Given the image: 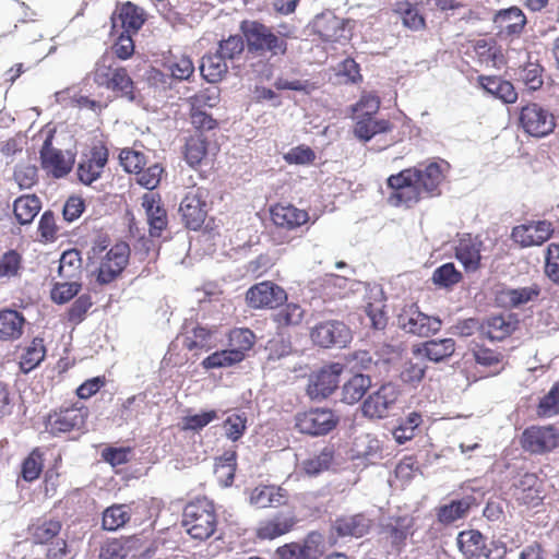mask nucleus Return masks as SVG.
<instances>
[{
    "instance_id": "c9c22d12",
    "label": "nucleus",
    "mask_w": 559,
    "mask_h": 559,
    "mask_svg": "<svg viewBox=\"0 0 559 559\" xmlns=\"http://www.w3.org/2000/svg\"><path fill=\"white\" fill-rule=\"evenodd\" d=\"M41 207L40 200L35 194H27L14 201V215L20 224L33 222Z\"/></svg>"
},
{
    "instance_id": "f3484780",
    "label": "nucleus",
    "mask_w": 559,
    "mask_h": 559,
    "mask_svg": "<svg viewBox=\"0 0 559 559\" xmlns=\"http://www.w3.org/2000/svg\"><path fill=\"white\" fill-rule=\"evenodd\" d=\"M219 334L216 328H206L199 323L186 326L183 344L189 350H210L217 345Z\"/></svg>"
},
{
    "instance_id": "f704fd0d",
    "label": "nucleus",
    "mask_w": 559,
    "mask_h": 559,
    "mask_svg": "<svg viewBox=\"0 0 559 559\" xmlns=\"http://www.w3.org/2000/svg\"><path fill=\"white\" fill-rule=\"evenodd\" d=\"M480 80L483 87L502 102L512 104L516 100L518 94L509 81L497 76H484Z\"/></svg>"
},
{
    "instance_id": "6e6d98bb",
    "label": "nucleus",
    "mask_w": 559,
    "mask_h": 559,
    "mask_svg": "<svg viewBox=\"0 0 559 559\" xmlns=\"http://www.w3.org/2000/svg\"><path fill=\"white\" fill-rule=\"evenodd\" d=\"M539 292L540 290L537 285H531L526 287L508 289L504 295L510 306L520 307L537 298Z\"/></svg>"
},
{
    "instance_id": "7c9ffc66",
    "label": "nucleus",
    "mask_w": 559,
    "mask_h": 559,
    "mask_svg": "<svg viewBox=\"0 0 559 559\" xmlns=\"http://www.w3.org/2000/svg\"><path fill=\"white\" fill-rule=\"evenodd\" d=\"M370 385L371 379L369 376L354 374L342 388V401L349 405L359 402Z\"/></svg>"
},
{
    "instance_id": "ddd939ff",
    "label": "nucleus",
    "mask_w": 559,
    "mask_h": 559,
    "mask_svg": "<svg viewBox=\"0 0 559 559\" xmlns=\"http://www.w3.org/2000/svg\"><path fill=\"white\" fill-rule=\"evenodd\" d=\"M287 299L286 292L272 282H261L246 294V300L252 308H276Z\"/></svg>"
},
{
    "instance_id": "5fc2aeb1",
    "label": "nucleus",
    "mask_w": 559,
    "mask_h": 559,
    "mask_svg": "<svg viewBox=\"0 0 559 559\" xmlns=\"http://www.w3.org/2000/svg\"><path fill=\"white\" fill-rule=\"evenodd\" d=\"M22 255L15 250H9L0 257V278H12L20 275Z\"/></svg>"
},
{
    "instance_id": "58836bf2",
    "label": "nucleus",
    "mask_w": 559,
    "mask_h": 559,
    "mask_svg": "<svg viewBox=\"0 0 559 559\" xmlns=\"http://www.w3.org/2000/svg\"><path fill=\"white\" fill-rule=\"evenodd\" d=\"M461 280L462 273L452 262L438 266L431 275L432 284L441 289H452Z\"/></svg>"
},
{
    "instance_id": "ea45409f",
    "label": "nucleus",
    "mask_w": 559,
    "mask_h": 559,
    "mask_svg": "<svg viewBox=\"0 0 559 559\" xmlns=\"http://www.w3.org/2000/svg\"><path fill=\"white\" fill-rule=\"evenodd\" d=\"M471 508L469 498L453 500L438 509V520L440 523L449 525L457 520L465 518Z\"/></svg>"
},
{
    "instance_id": "4be33fe9",
    "label": "nucleus",
    "mask_w": 559,
    "mask_h": 559,
    "mask_svg": "<svg viewBox=\"0 0 559 559\" xmlns=\"http://www.w3.org/2000/svg\"><path fill=\"white\" fill-rule=\"evenodd\" d=\"M316 33L325 41H336L344 37V22L332 12L316 16L313 21Z\"/></svg>"
},
{
    "instance_id": "f03ea898",
    "label": "nucleus",
    "mask_w": 559,
    "mask_h": 559,
    "mask_svg": "<svg viewBox=\"0 0 559 559\" xmlns=\"http://www.w3.org/2000/svg\"><path fill=\"white\" fill-rule=\"evenodd\" d=\"M182 526L192 538L203 540L211 537L216 528L213 504L205 499L188 503L182 514Z\"/></svg>"
},
{
    "instance_id": "aec40b11",
    "label": "nucleus",
    "mask_w": 559,
    "mask_h": 559,
    "mask_svg": "<svg viewBox=\"0 0 559 559\" xmlns=\"http://www.w3.org/2000/svg\"><path fill=\"white\" fill-rule=\"evenodd\" d=\"M112 27L121 26L122 33H136L144 23L143 11L131 2L123 3L111 17Z\"/></svg>"
},
{
    "instance_id": "0eeeda50",
    "label": "nucleus",
    "mask_w": 559,
    "mask_h": 559,
    "mask_svg": "<svg viewBox=\"0 0 559 559\" xmlns=\"http://www.w3.org/2000/svg\"><path fill=\"white\" fill-rule=\"evenodd\" d=\"M207 190L202 187H190L187 189L179 207L186 226L197 230L200 228L207 214Z\"/></svg>"
},
{
    "instance_id": "bb28decb",
    "label": "nucleus",
    "mask_w": 559,
    "mask_h": 559,
    "mask_svg": "<svg viewBox=\"0 0 559 559\" xmlns=\"http://www.w3.org/2000/svg\"><path fill=\"white\" fill-rule=\"evenodd\" d=\"M354 451L357 457L374 464L383 457L382 442L370 433L359 436L354 443Z\"/></svg>"
},
{
    "instance_id": "4c0bfd02",
    "label": "nucleus",
    "mask_w": 559,
    "mask_h": 559,
    "mask_svg": "<svg viewBox=\"0 0 559 559\" xmlns=\"http://www.w3.org/2000/svg\"><path fill=\"white\" fill-rule=\"evenodd\" d=\"M131 518L130 506L114 504L103 512L102 526L106 531H117L124 526Z\"/></svg>"
},
{
    "instance_id": "6ab92c4d",
    "label": "nucleus",
    "mask_w": 559,
    "mask_h": 559,
    "mask_svg": "<svg viewBox=\"0 0 559 559\" xmlns=\"http://www.w3.org/2000/svg\"><path fill=\"white\" fill-rule=\"evenodd\" d=\"M455 352L453 338L430 340L413 349L414 355L426 357L433 362H441L451 357Z\"/></svg>"
},
{
    "instance_id": "473e14b6",
    "label": "nucleus",
    "mask_w": 559,
    "mask_h": 559,
    "mask_svg": "<svg viewBox=\"0 0 559 559\" xmlns=\"http://www.w3.org/2000/svg\"><path fill=\"white\" fill-rule=\"evenodd\" d=\"M457 546L463 555L467 558L479 557L485 555L489 557L488 554L484 552L485 549V540L483 535L478 531H464L461 532L457 536Z\"/></svg>"
},
{
    "instance_id": "a878e982",
    "label": "nucleus",
    "mask_w": 559,
    "mask_h": 559,
    "mask_svg": "<svg viewBox=\"0 0 559 559\" xmlns=\"http://www.w3.org/2000/svg\"><path fill=\"white\" fill-rule=\"evenodd\" d=\"M370 528V521L362 514L340 518L334 523V530L341 537H362Z\"/></svg>"
},
{
    "instance_id": "338daca9",
    "label": "nucleus",
    "mask_w": 559,
    "mask_h": 559,
    "mask_svg": "<svg viewBox=\"0 0 559 559\" xmlns=\"http://www.w3.org/2000/svg\"><path fill=\"white\" fill-rule=\"evenodd\" d=\"M245 49V41L240 35H231L219 43L217 52L225 59H235L240 56Z\"/></svg>"
},
{
    "instance_id": "c03bdc74",
    "label": "nucleus",
    "mask_w": 559,
    "mask_h": 559,
    "mask_svg": "<svg viewBox=\"0 0 559 559\" xmlns=\"http://www.w3.org/2000/svg\"><path fill=\"white\" fill-rule=\"evenodd\" d=\"M243 360V356L240 350L224 349L217 350L212 355L207 356L202 361V366L205 369H216L231 367L233 365Z\"/></svg>"
},
{
    "instance_id": "e2e57ef3",
    "label": "nucleus",
    "mask_w": 559,
    "mask_h": 559,
    "mask_svg": "<svg viewBox=\"0 0 559 559\" xmlns=\"http://www.w3.org/2000/svg\"><path fill=\"white\" fill-rule=\"evenodd\" d=\"M164 169L158 163H154L146 168H142L136 173V180L140 186L147 190L155 189L162 178Z\"/></svg>"
},
{
    "instance_id": "a18cd8bd",
    "label": "nucleus",
    "mask_w": 559,
    "mask_h": 559,
    "mask_svg": "<svg viewBox=\"0 0 559 559\" xmlns=\"http://www.w3.org/2000/svg\"><path fill=\"white\" fill-rule=\"evenodd\" d=\"M333 449L325 447L319 454L302 461L301 468L307 475L316 476L329 469L333 462Z\"/></svg>"
},
{
    "instance_id": "a211bd4d",
    "label": "nucleus",
    "mask_w": 559,
    "mask_h": 559,
    "mask_svg": "<svg viewBox=\"0 0 559 559\" xmlns=\"http://www.w3.org/2000/svg\"><path fill=\"white\" fill-rule=\"evenodd\" d=\"M483 242L469 234L460 236L455 246V258L463 264L465 270L475 271L480 262V249Z\"/></svg>"
},
{
    "instance_id": "20e7f679",
    "label": "nucleus",
    "mask_w": 559,
    "mask_h": 559,
    "mask_svg": "<svg viewBox=\"0 0 559 559\" xmlns=\"http://www.w3.org/2000/svg\"><path fill=\"white\" fill-rule=\"evenodd\" d=\"M401 390L388 382L372 391L362 402L361 412L365 417L382 419L397 411Z\"/></svg>"
},
{
    "instance_id": "4468645a",
    "label": "nucleus",
    "mask_w": 559,
    "mask_h": 559,
    "mask_svg": "<svg viewBox=\"0 0 559 559\" xmlns=\"http://www.w3.org/2000/svg\"><path fill=\"white\" fill-rule=\"evenodd\" d=\"M129 259V247L126 243H118L111 247L102 258L97 281L100 284L112 282L126 267Z\"/></svg>"
},
{
    "instance_id": "2f4dec72",
    "label": "nucleus",
    "mask_w": 559,
    "mask_h": 559,
    "mask_svg": "<svg viewBox=\"0 0 559 559\" xmlns=\"http://www.w3.org/2000/svg\"><path fill=\"white\" fill-rule=\"evenodd\" d=\"M143 206L147 215L150 235L152 237H159L160 233L167 225L166 211L159 206L154 197L145 195L143 199Z\"/></svg>"
},
{
    "instance_id": "0e129e2a",
    "label": "nucleus",
    "mask_w": 559,
    "mask_h": 559,
    "mask_svg": "<svg viewBox=\"0 0 559 559\" xmlns=\"http://www.w3.org/2000/svg\"><path fill=\"white\" fill-rule=\"evenodd\" d=\"M121 166L128 173H139L145 165L146 159L143 153L132 148H123L119 154Z\"/></svg>"
},
{
    "instance_id": "052dcab7",
    "label": "nucleus",
    "mask_w": 559,
    "mask_h": 559,
    "mask_svg": "<svg viewBox=\"0 0 559 559\" xmlns=\"http://www.w3.org/2000/svg\"><path fill=\"white\" fill-rule=\"evenodd\" d=\"M167 68L170 75L179 81L189 80L194 73V64L188 56L176 57Z\"/></svg>"
},
{
    "instance_id": "79ce46f5",
    "label": "nucleus",
    "mask_w": 559,
    "mask_h": 559,
    "mask_svg": "<svg viewBox=\"0 0 559 559\" xmlns=\"http://www.w3.org/2000/svg\"><path fill=\"white\" fill-rule=\"evenodd\" d=\"M370 295L373 297L374 301L367 302L366 313L370 319L372 326L377 330H381L386 325V318L383 312V292L380 287L374 286L370 289Z\"/></svg>"
},
{
    "instance_id": "13d9d810",
    "label": "nucleus",
    "mask_w": 559,
    "mask_h": 559,
    "mask_svg": "<svg viewBox=\"0 0 559 559\" xmlns=\"http://www.w3.org/2000/svg\"><path fill=\"white\" fill-rule=\"evenodd\" d=\"M37 173L34 164L20 163L14 169V180L21 189H29L37 182Z\"/></svg>"
},
{
    "instance_id": "423d86ee",
    "label": "nucleus",
    "mask_w": 559,
    "mask_h": 559,
    "mask_svg": "<svg viewBox=\"0 0 559 559\" xmlns=\"http://www.w3.org/2000/svg\"><path fill=\"white\" fill-rule=\"evenodd\" d=\"M55 130L48 129L45 131V140L39 151L41 167L49 175L55 178H62L67 176L75 160V154L70 150H60L52 146V138Z\"/></svg>"
},
{
    "instance_id": "1a4fd4ad",
    "label": "nucleus",
    "mask_w": 559,
    "mask_h": 559,
    "mask_svg": "<svg viewBox=\"0 0 559 559\" xmlns=\"http://www.w3.org/2000/svg\"><path fill=\"white\" fill-rule=\"evenodd\" d=\"M397 323L405 332L428 337L441 329V320L436 317H429L415 305L405 307L397 317Z\"/></svg>"
},
{
    "instance_id": "bf43d9fd",
    "label": "nucleus",
    "mask_w": 559,
    "mask_h": 559,
    "mask_svg": "<svg viewBox=\"0 0 559 559\" xmlns=\"http://www.w3.org/2000/svg\"><path fill=\"white\" fill-rule=\"evenodd\" d=\"M206 154V144L200 135L191 136L186 143V160L190 166H197Z\"/></svg>"
},
{
    "instance_id": "603ef678",
    "label": "nucleus",
    "mask_w": 559,
    "mask_h": 559,
    "mask_svg": "<svg viewBox=\"0 0 559 559\" xmlns=\"http://www.w3.org/2000/svg\"><path fill=\"white\" fill-rule=\"evenodd\" d=\"M46 354L44 341L34 338L21 358V367L24 371H31L40 364Z\"/></svg>"
},
{
    "instance_id": "c756f323",
    "label": "nucleus",
    "mask_w": 559,
    "mask_h": 559,
    "mask_svg": "<svg viewBox=\"0 0 559 559\" xmlns=\"http://www.w3.org/2000/svg\"><path fill=\"white\" fill-rule=\"evenodd\" d=\"M516 326L511 316H495L481 325V333L491 341H501L509 336Z\"/></svg>"
},
{
    "instance_id": "de8ad7c7",
    "label": "nucleus",
    "mask_w": 559,
    "mask_h": 559,
    "mask_svg": "<svg viewBox=\"0 0 559 559\" xmlns=\"http://www.w3.org/2000/svg\"><path fill=\"white\" fill-rule=\"evenodd\" d=\"M61 528L59 521L55 520H39L31 526V534L37 544H45L51 540Z\"/></svg>"
},
{
    "instance_id": "864d4df0",
    "label": "nucleus",
    "mask_w": 559,
    "mask_h": 559,
    "mask_svg": "<svg viewBox=\"0 0 559 559\" xmlns=\"http://www.w3.org/2000/svg\"><path fill=\"white\" fill-rule=\"evenodd\" d=\"M227 439L238 441L247 429V416L245 413H233L223 423Z\"/></svg>"
},
{
    "instance_id": "393cba45",
    "label": "nucleus",
    "mask_w": 559,
    "mask_h": 559,
    "mask_svg": "<svg viewBox=\"0 0 559 559\" xmlns=\"http://www.w3.org/2000/svg\"><path fill=\"white\" fill-rule=\"evenodd\" d=\"M86 418V412L82 408H67L55 414L50 419L51 430L53 432H67L83 427Z\"/></svg>"
},
{
    "instance_id": "4d7b16f0",
    "label": "nucleus",
    "mask_w": 559,
    "mask_h": 559,
    "mask_svg": "<svg viewBox=\"0 0 559 559\" xmlns=\"http://www.w3.org/2000/svg\"><path fill=\"white\" fill-rule=\"evenodd\" d=\"M292 525V522L286 519H274L259 526L258 536L262 539H273L287 533Z\"/></svg>"
},
{
    "instance_id": "f8f14e48",
    "label": "nucleus",
    "mask_w": 559,
    "mask_h": 559,
    "mask_svg": "<svg viewBox=\"0 0 559 559\" xmlns=\"http://www.w3.org/2000/svg\"><path fill=\"white\" fill-rule=\"evenodd\" d=\"M311 338L314 344L323 348L345 347L352 341V332L341 321H325L311 330Z\"/></svg>"
},
{
    "instance_id": "a19ab883",
    "label": "nucleus",
    "mask_w": 559,
    "mask_h": 559,
    "mask_svg": "<svg viewBox=\"0 0 559 559\" xmlns=\"http://www.w3.org/2000/svg\"><path fill=\"white\" fill-rule=\"evenodd\" d=\"M139 539L129 537L126 539L107 540L100 549V559H124L129 551L135 548Z\"/></svg>"
},
{
    "instance_id": "7ed1b4c3",
    "label": "nucleus",
    "mask_w": 559,
    "mask_h": 559,
    "mask_svg": "<svg viewBox=\"0 0 559 559\" xmlns=\"http://www.w3.org/2000/svg\"><path fill=\"white\" fill-rule=\"evenodd\" d=\"M240 29L246 37L249 51L270 52L272 56L285 55L287 44L266 25L257 21H243Z\"/></svg>"
},
{
    "instance_id": "09e8293b",
    "label": "nucleus",
    "mask_w": 559,
    "mask_h": 559,
    "mask_svg": "<svg viewBox=\"0 0 559 559\" xmlns=\"http://www.w3.org/2000/svg\"><path fill=\"white\" fill-rule=\"evenodd\" d=\"M394 11L401 16L404 26L418 31L425 26V20L418 9L408 2H397Z\"/></svg>"
},
{
    "instance_id": "2eb2a0df",
    "label": "nucleus",
    "mask_w": 559,
    "mask_h": 559,
    "mask_svg": "<svg viewBox=\"0 0 559 559\" xmlns=\"http://www.w3.org/2000/svg\"><path fill=\"white\" fill-rule=\"evenodd\" d=\"M107 162V148L104 145H94L87 154L82 156L78 165L79 180L84 185H92L100 177Z\"/></svg>"
},
{
    "instance_id": "774afa93",
    "label": "nucleus",
    "mask_w": 559,
    "mask_h": 559,
    "mask_svg": "<svg viewBox=\"0 0 559 559\" xmlns=\"http://www.w3.org/2000/svg\"><path fill=\"white\" fill-rule=\"evenodd\" d=\"M545 273L554 282L559 283V245L550 243L545 259Z\"/></svg>"
},
{
    "instance_id": "b1692460",
    "label": "nucleus",
    "mask_w": 559,
    "mask_h": 559,
    "mask_svg": "<svg viewBox=\"0 0 559 559\" xmlns=\"http://www.w3.org/2000/svg\"><path fill=\"white\" fill-rule=\"evenodd\" d=\"M271 217L275 225L293 229L308 221V213L290 204H277L271 209Z\"/></svg>"
},
{
    "instance_id": "c85d7f7f",
    "label": "nucleus",
    "mask_w": 559,
    "mask_h": 559,
    "mask_svg": "<svg viewBox=\"0 0 559 559\" xmlns=\"http://www.w3.org/2000/svg\"><path fill=\"white\" fill-rule=\"evenodd\" d=\"M284 489L276 486H259L250 493V503L258 508L278 507L285 503Z\"/></svg>"
},
{
    "instance_id": "e433bc0d",
    "label": "nucleus",
    "mask_w": 559,
    "mask_h": 559,
    "mask_svg": "<svg viewBox=\"0 0 559 559\" xmlns=\"http://www.w3.org/2000/svg\"><path fill=\"white\" fill-rule=\"evenodd\" d=\"M82 259L75 249L64 251L58 265V275L67 281H78L81 274Z\"/></svg>"
},
{
    "instance_id": "37998d69",
    "label": "nucleus",
    "mask_w": 559,
    "mask_h": 559,
    "mask_svg": "<svg viewBox=\"0 0 559 559\" xmlns=\"http://www.w3.org/2000/svg\"><path fill=\"white\" fill-rule=\"evenodd\" d=\"M319 550L310 542L292 543L277 549L278 559H317Z\"/></svg>"
},
{
    "instance_id": "412c9836",
    "label": "nucleus",
    "mask_w": 559,
    "mask_h": 559,
    "mask_svg": "<svg viewBox=\"0 0 559 559\" xmlns=\"http://www.w3.org/2000/svg\"><path fill=\"white\" fill-rule=\"evenodd\" d=\"M493 23L501 34L518 36L524 29L526 16L520 8L511 7L497 12Z\"/></svg>"
},
{
    "instance_id": "5701e85b",
    "label": "nucleus",
    "mask_w": 559,
    "mask_h": 559,
    "mask_svg": "<svg viewBox=\"0 0 559 559\" xmlns=\"http://www.w3.org/2000/svg\"><path fill=\"white\" fill-rule=\"evenodd\" d=\"M26 320L24 316L12 309L0 311V340L15 341L19 340L24 332Z\"/></svg>"
},
{
    "instance_id": "49530a36",
    "label": "nucleus",
    "mask_w": 559,
    "mask_h": 559,
    "mask_svg": "<svg viewBox=\"0 0 559 559\" xmlns=\"http://www.w3.org/2000/svg\"><path fill=\"white\" fill-rule=\"evenodd\" d=\"M305 317V310L302 307L295 302H289L282 306L273 314L274 321L280 326L298 325L301 323Z\"/></svg>"
},
{
    "instance_id": "8fccbe9b",
    "label": "nucleus",
    "mask_w": 559,
    "mask_h": 559,
    "mask_svg": "<svg viewBox=\"0 0 559 559\" xmlns=\"http://www.w3.org/2000/svg\"><path fill=\"white\" fill-rule=\"evenodd\" d=\"M108 90L120 93L122 96L133 99V82L126 69L116 68L115 73L110 76L109 83L105 85Z\"/></svg>"
},
{
    "instance_id": "39448f33",
    "label": "nucleus",
    "mask_w": 559,
    "mask_h": 559,
    "mask_svg": "<svg viewBox=\"0 0 559 559\" xmlns=\"http://www.w3.org/2000/svg\"><path fill=\"white\" fill-rule=\"evenodd\" d=\"M294 423L300 433L319 437L332 431L338 423V417L329 408L316 407L298 412Z\"/></svg>"
},
{
    "instance_id": "680f3d73",
    "label": "nucleus",
    "mask_w": 559,
    "mask_h": 559,
    "mask_svg": "<svg viewBox=\"0 0 559 559\" xmlns=\"http://www.w3.org/2000/svg\"><path fill=\"white\" fill-rule=\"evenodd\" d=\"M81 284L78 281L56 283L51 289V299L57 304H66L80 292Z\"/></svg>"
},
{
    "instance_id": "dca6fc26",
    "label": "nucleus",
    "mask_w": 559,
    "mask_h": 559,
    "mask_svg": "<svg viewBox=\"0 0 559 559\" xmlns=\"http://www.w3.org/2000/svg\"><path fill=\"white\" fill-rule=\"evenodd\" d=\"M552 233L554 229L549 222L538 221L515 226L512 229L511 237L520 247L527 248L543 245Z\"/></svg>"
},
{
    "instance_id": "69168bd1",
    "label": "nucleus",
    "mask_w": 559,
    "mask_h": 559,
    "mask_svg": "<svg viewBox=\"0 0 559 559\" xmlns=\"http://www.w3.org/2000/svg\"><path fill=\"white\" fill-rule=\"evenodd\" d=\"M425 372L426 365L423 361L409 359L403 364L400 377L403 382L415 384L423 380Z\"/></svg>"
},
{
    "instance_id": "6e6552de",
    "label": "nucleus",
    "mask_w": 559,
    "mask_h": 559,
    "mask_svg": "<svg viewBox=\"0 0 559 559\" xmlns=\"http://www.w3.org/2000/svg\"><path fill=\"white\" fill-rule=\"evenodd\" d=\"M521 447L531 454H545L559 445V430L551 425L527 427L520 439Z\"/></svg>"
},
{
    "instance_id": "9d476101",
    "label": "nucleus",
    "mask_w": 559,
    "mask_h": 559,
    "mask_svg": "<svg viewBox=\"0 0 559 559\" xmlns=\"http://www.w3.org/2000/svg\"><path fill=\"white\" fill-rule=\"evenodd\" d=\"M520 123L526 133L536 138L548 135L556 126L554 115L538 104L522 108Z\"/></svg>"
},
{
    "instance_id": "72a5a7b5",
    "label": "nucleus",
    "mask_w": 559,
    "mask_h": 559,
    "mask_svg": "<svg viewBox=\"0 0 559 559\" xmlns=\"http://www.w3.org/2000/svg\"><path fill=\"white\" fill-rule=\"evenodd\" d=\"M227 70L226 60L218 52L202 58L200 71L207 82L216 83L221 81L227 73Z\"/></svg>"
},
{
    "instance_id": "f257e3e1",
    "label": "nucleus",
    "mask_w": 559,
    "mask_h": 559,
    "mask_svg": "<svg viewBox=\"0 0 559 559\" xmlns=\"http://www.w3.org/2000/svg\"><path fill=\"white\" fill-rule=\"evenodd\" d=\"M449 164L444 160L408 168L388 178L392 189L389 201L394 206H411L424 197L440 194L439 186L445 178Z\"/></svg>"
},
{
    "instance_id": "3c124183",
    "label": "nucleus",
    "mask_w": 559,
    "mask_h": 559,
    "mask_svg": "<svg viewBox=\"0 0 559 559\" xmlns=\"http://www.w3.org/2000/svg\"><path fill=\"white\" fill-rule=\"evenodd\" d=\"M421 423L420 414L413 412L393 430V437L399 444H404L415 436L416 428Z\"/></svg>"
},
{
    "instance_id": "9b49d317",
    "label": "nucleus",
    "mask_w": 559,
    "mask_h": 559,
    "mask_svg": "<svg viewBox=\"0 0 559 559\" xmlns=\"http://www.w3.org/2000/svg\"><path fill=\"white\" fill-rule=\"evenodd\" d=\"M341 364H332L323 367L309 378L307 394L311 400H323L331 395L338 386L340 377L343 372Z\"/></svg>"
},
{
    "instance_id": "cd10ccee",
    "label": "nucleus",
    "mask_w": 559,
    "mask_h": 559,
    "mask_svg": "<svg viewBox=\"0 0 559 559\" xmlns=\"http://www.w3.org/2000/svg\"><path fill=\"white\" fill-rule=\"evenodd\" d=\"M354 134L364 142L370 141L374 135L391 131L392 126L385 119L377 120L371 116H357Z\"/></svg>"
}]
</instances>
